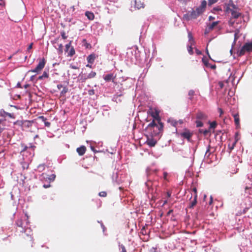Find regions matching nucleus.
Listing matches in <instances>:
<instances>
[{
	"label": "nucleus",
	"instance_id": "obj_50",
	"mask_svg": "<svg viewBox=\"0 0 252 252\" xmlns=\"http://www.w3.org/2000/svg\"><path fill=\"white\" fill-rule=\"evenodd\" d=\"M211 31L208 29L207 27L206 28L205 31H204V34H208Z\"/></svg>",
	"mask_w": 252,
	"mask_h": 252
},
{
	"label": "nucleus",
	"instance_id": "obj_53",
	"mask_svg": "<svg viewBox=\"0 0 252 252\" xmlns=\"http://www.w3.org/2000/svg\"><path fill=\"white\" fill-rule=\"evenodd\" d=\"M195 52L198 55L201 54V52L200 50H199L198 49H195Z\"/></svg>",
	"mask_w": 252,
	"mask_h": 252
},
{
	"label": "nucleus",
	"instance_id": "obj_48",
	"mask_svg": "<svg viewBox=\"0 0 252 252\" xmlns=\"http://www.w3.org/2000/svg\"><path fill=\"white\" fill-rule=\"evenodd\" d=\"M218 85H219L220 89H222L223 87H224V84H223V82H219L218 83Z\"/></svg>",
	"mask_w": 252,
	"mask_h": 252
},
{
	"label": "nucleus",
	"instance_id": "obj_3",
	"mask_svg": "<svg viewBox=\"0 0 252 252\" xmlns=\"http://www.w3.org/2000/svg\"><path fill=\"white\" fill-rule=\"evenodd\" d=\"M45 63L46 61L44 58L40 59L36 67L33 69L30 70L29 72H36L37 73H38L44 67Z\"/></svg>",
	"mask_w": 252,
	"mask_h": 252
},
{
	"label": "nucleus",
	"instance_id": "obj_6",
	"mask_svg": "<svg viewBox=\"0 0 252 252\" xmlns=\"http://www.w3.org/2000/svg\"><path fill=\"white\" fill-rule=\"evenodd\" d=\"M237 7L236 5H235L232 1H230L226 5L225 8V11L227 12H230L232 11L235 10L237 9Z\"/></svg>",
	"mask_w": 252,
	"mask_h": 252
},
{
	"label": "nucleus",
	"instance_id": "obj_46",
	"mask_svg": "<svg viewBox=\"0 0 252 252\" xmlns=\"http://www.w3.org/2000/svg\"><path fill=\"white\" fill-rule=\"evenodd\" d=\"M38 169H41V170H43L45 168L44 164H40L38 166Z\"/></svg>",
	"mask_w": 252,
	"mask_h": 252
},
{
	"label": "nucleus",
	"instance_id": "obj_36",
	"mask_svg": "<svg viewBox=\"0 0 252 252\" xmlns=\"http://www.w3.org/2000/svg\"><path fill=\"white\" fill-rule=\"evenodd\" d=\"M218 0H208V5L211 6L212 4L216 3Z\"/></svg>",
	"mask_w": 252,
	"mask_h": 252
},
{
	"label": "nucleus",
	"instance_id": "obj_57",
	"mask_svg": "<svg viewBox=\"0 0 252 252\" xmlns=\"http://www.w3.org/2000/svg\"><path fill=\"white\" fill-rule=\"evenodd\" d=\"M39 118L41 119L43 122H45L46 120V119L44 116H40L39 117Z\"/></svg>",
	"mask_w": 252,
	"mask_h": 252
},
{
	"label": "nucleus",
	"instance_id": "obj_40",
	"mask_svg": "<svg viewBox=\"0 0 252 252\" xmlns=\"http://www.w3.org/2000/svg\"><path fill=\"white\" fill-rule=\"evenodd\" d=\"M70 45H71V42H70L69 43L67 44L66 45H65V51L66 52H68V50H69V49H70Z\"/></svg>",
	"mask_w": 252,
	"mask_h": 252
},
{
	"label": "nucleus",
	"instance_id": "obj_19",
	"mask_svg": "<svg viewBox=\"0 0 252 252\" xmlns=\"http://www.w3.org/2000/svg\"><path fill=\"white\" fill-rule=\"evenodd\" d=\"M95 58L94 54H91L87 57V61L89 63H94Z\"/></svg>",
	"mask_w": 252,
	"mask_h": 252
},
{
	"label": "nucleus",
	"instance_id": "obj_32",
	"mask_svg": "<svg viewBox=\"0 0 252 252\" xmlns=\"http://www.w3.org/2000/svg\"><path fill=\"white\" fill-rule=\"evenodd\" d=\"M193 45L190 44V45L188 46V51L190 55H192L193 54V48L192 47Z\"/></svg>",
	"mask_w": 252,
	"mask_h": 252
},
{
	"label": "nucleus",
	"instance_id": "obj_62",
	"mask_svg": "<svg viewBox=\"0 0 252 252\" xmlns=\"http://www.w3.org/2000/svg\"><path fill=\"white\" fill-rule=\"evenodd\" d=\"M209 67L212 69H215L216 68V65L215 64H213V65L210 64Z\"/></svg>",
	"mask_w": 252,
	"mask_h": 252
},
{
	"label": "nucleus",
	"instance_id": "obj_39",
	"mask_svg": "<svg viewBox=\"0 0 252 252\" xmlns=\"http://www.w3.org/2000/svg\"><path fill=\"white\" fill-rule=\"evenodd\" d=\"M107 194V192L105 191H102L99 193V195L101 197H106Z\"/></svg>",
	"mask_w": 252,
	"mask_h": 252
},
{
	"label": "nucleus",
	"instance_id": "obj_26",
	"mask_svg": "<svg viewBox=\"0 0 252 252\" xmlns=\"http://www.w3.org/2000/svg\"><path fill=\"white\" fill-rule=\"evenodd\" d=\"M68 91V89L66 87H63V90L61 92V96H64L65 94Z\"/></svg>",
	"mask_w": 252,
	"mask_h": 252
},
{
	"label": "nucleus",
	"instance_id": "obj_51",
	"mask_svg": "<svg viewBox=\"0 0 252 252\" xmlns=\"http://www.w3.org/2000/svg\"><path fill=\"white\" fill-rule=\"evenodd\" d=\"M214 10L215 11H221V8L220 6H217L213 8Z\"/></svg>",
	"mask_w": 252,
	"mask_h": 252
},
{
	"label": "nucleus",
	"instance_id": "obj_49",
	"mask_svg": "<svg viewBox=\"0 0 252 252\" xmlns=\"http://www.w3.org/2000/svg\"><path fill=\"white\" fill-rule=\"evenodd\" d=\"M209 132V130L208 129H204V130L202 131V133H203L204 135H207Z\"/></svg>",
	"mask_w": 252,
	"mask_h": 252
},
{
	"label": "nucleus",
	"instance_id": "obj_9",
	"mask_svg": "<svg viewBox=\"0 0 252 252\" xmlns=\"http://www.w3.org/2000/svg\"><path fill=\"white\" fill-rule=\"evenodd\" d=\"M232 115L234 119L235 124L237 128L240 127V118L239 115L238 113H234L232 112Z\"/></svg>",
	"mask_w": 252,
	"mask_h": 252
},
{
	"label": "nucleus",
	"instance_id": "obj_16",
	"mask_svg": "<svg viewBox=\"0 0 252 252\" xmlns=\"http://www.w3.org/2000/svg\"><path fill=\"white\" fill-rule=\"evenodd\" d=\"M219 23V21L214 22L212 23H209L207 25V27L210 31H212L214 28Z\"/></svg>",
	"mask_w": 252,
	"mask_h": 252
},
{
	"label": "nucleus",
	"instance_id": "obj_8",
	"mask_svg": "<svg viewBox=\"0 0 252 252\" xmlns=\"http://www.w3.org/2000/svg\"><path fill=\"white\" fill-rule=\"evenodd\" d=\"M146 143L150 147H154L156 143V140L154 139L152 137L147 136V140L146 141Z\"/></svg>",
	"mask_w": 252,
	"mask_h": 252
},
{
	"label": "nucleus",
	"instance_id": "obj_58",
	"mask_svg": "<svg viewBox=\"0 0 252 252\" xmlns=\"http://www.w3.org/2000/svg\"><path fill=\"white\" fill-rule=\"evenodd\" d=\"M167 176V173L164 172L163 173V178H164V180H166Z\"/></svg>",
	"mask_w": 252,
	"mask_h": 252
},
{
	"label": "nucleus",
	"instance_id": "obj_27",
	"mask_svg": "<svg viewBox=\"0 0 252 252\" xmlns=\"http://www.w3.org/2000/svg\"><path fill=\"white\" fill-rule=\"evenodd\" d=\"M48 77H49L48 74L46 72L44 71L42 75L38 77V79L39 80H42L44 78H47Z\"/></svg>",
	"mask_w": 252,
	"mask_h": 252
},
{
	"label": "nucleus",
	"instance_id": "obj_24",
	"mask_svg": "<svg viewBox=\"0 0 252 252\" xmlns=\"http://www.w3.org/2000/svg\"><path fill=\"white\" fill-rule=\"evenodd\" d=\"M113 74H107L104 77V79L106 81H111V80L113 79Z\"/></svg>",
	"mask_w": 252,
	"mask_h": 252
},
{
	"label": "nucleus",
	"instance_id": "obj_25",
	"mask_svg": "<svg viewBox=\"0 0 252 252\" xmlns=\"http://www.w3.org/2000/svg\"><path fill=\"white\" fill-rule=\"evenodd\" d=\"M68 56L72 57L75 53V50L73 47H71L68 51Z\"/></svg>",
	"mask_w": 252,
	"mask_h": 252
},
{
	"label": "nucleus",
	"instance_id": "obj_52",
	"mask_svg": "<svg viewBox=\"0 0 252 252\" xmlns=\"http://www.w3.org/2000/svg\"><path fill=\"white\" fill-rule=\"evenodd\" d=\"M121 248H122V252H126V249L124 246L122 245Z\"/></svg>",
	"mask_w": 252,
	"mask_h": 252
},
{
	"label": "nucleus",
	"instance_id": "obj_59",
	"mask_svg": "<svg viewBox=\"0 0 252 252\" xmlns=\"http://www.w3.org/2000/svg\"><path fill=\"white\" fill-rule=\"evenodd\" d=\"M173 210H170L167 213V216H169L172 213H173Z\"/></svg>",
	"mask_w": 252,
	"mask_h": 252
},
{
	"label": "nucleus",
	"instance_id": "obj_30",
	"mask_svg": "<svg viewBox=\"0 0 252 252\" xmlns=\"http://www.w3.org/2000/svg\"><path fill=\"white\" fill-rule=\"evenodd\" d=\"M195 92L193 90H189L188 93L189 95V99L191 100L192 99L193 96L194 95Z\"/></svg>",
	"mask_w": 252,
	"mask_h": 252
},
{
	"label": "nucleus",
	"instance_id": "obj_13",
	"mask_svg": "<svg viewBox=\"0 0 252 252\" xmlns=\"http://www.w3.org/2000/svg\"><path fill=\"white\" fill-rule=\"evenodd\" d=\"M196 119L198 120H205L207 119V116L202 112L198 111L196 114Z\"/></svg>",
	"mask_w": 252,
	"mask_h": 252
},
{
	"label": "nucleus",
	"instance_id": "obj_41",
	"mask_svg": "<svg viewBox=\"0 0 252 252\" xmlns=\"http://www.w3.org/2000/svg\"><path fill=\"white\" fill-rule=\"evenodd\" d=\"M238 32H239V31L238 30H237V31H236L235 34H234V42H236V41L238 39V38H239V36H238Z\"/></svg>",
	"mask_w": 252,
	"mask_h": 252
},
{
	"label": "nucleus",
	"instance_id": "obj_45",
	"mask_svg": "<svg viewBox=\"0 0 252 252\" xmlns=\"http://www.w3.org/2000/svg\"><path fill=\"white\" fill-rule=\"evenodd\" d=\"M61 35L63 39H65L67 38V36L66 35L65 33L64 32H61Z\"/></svg>",
	"mask_w": 252,
	"mask_h": 252
},
{
	"label": "nucleus",
	"instance_id": "obj_7",
	"mask_svg": "<svg viewBox=\"0 0 252 252\" xmlns=\"http://www.w3.org/2000/svg\"><path fill=\"white\" fill-rule=\"evenodd\" d=\"M21 146L23 148L21 153L26 151L28 149H32V152H34V149L36 147L35 146L32 145V144H30L29 146H28L24 143H21Z\"/></svg>",
	"mask_w": 252,
	"mask_h": 252
},
{
	"label": "nucleus",
	"instance_id": "obj_31",
	"mask_svg": "<svg viewBox=\"0 0 252 252\" xmlns=\"http://www.w3.org/2000/svg\"><path fill=\"white\" fill-rule=\"evenodd\" d=\"M202 61L206 67L210 66V64L208 63V60L207 59H206L205 57H203L202 58Z\"/></svg>",
	"mask_w": 252,
	"mask_h": 252
},
{
	"label": "nucleus",
	"instance_id": "obj_43",
	"mask_svg": "<svg viewBox=\"0 0 252 252\" xmlns=\"http://www.w3.org/2000/svg\"><path fill=\"white\" fill-rule=\"evenodd\" d=\"M22 167L23 169H27L29 168V164L26 162L22 163Z\"/></svg>",
	"mask_w": 252,
	"mask_h": 252
},
{
	"label": "nucleus",
	"instance_id": "obj_55",
	"mask_svg": "<svg viewBox=\"0 0 252 252\" xmlns=\"http://www.w3.org/2000/svg\"><path fill=\"white\" fill-rule=\"evenodd\" d=\"M94 90H90L89 91V94L90 95H92V94H94Z\"/></svg>",
	"mask_w": 252,
	"mask_h": 252
},
{
	"label": "nucleus",
	"instance_id": "obj_42",
	"mask_svg": "<svg viewBox=\"0 0 252 252\" xmlns=\"http://www.w3.org/2000/svg\"><path fill=\"white\" fill-rule=\"evenodd\" d=\"M235 19H233L232 18H231L229 21V25L230 26H233L234 23H235Z\"/></svg>",
	"mask_w": 252,
	"mask_h": 252
},
{
	"label": "nucleus",
	"instance_id": "obj_63",
	"mask_svg": "<svg viewBox=\"0 0 252 252\" xmlns=\"http://www.w3.org/2000/svg\"><path fill=\"white\" fill-rule=\"evenodd\" d=\"M32 44H33L32 43H31V44L29 46V47H28V51H29L30 50H31V49L32 48Z\"/></svg>",
	"mask_w": 252,
	"mask_h": 252
},
{
	"label": "nucleus",
	"instance_id": "obj_1",
	"mask_svg": "<svg viewBox=\"0 0 252 252\" xmlns=\"http://www.w3.org/2000/svg\"><path fill=\"white\" fill-rule=\"evenodd\" d=\"M207 2L205 0L201 1L200 5L191 12L190 16L192 18H196L201 15L206 10Z\"/></svg>",
	"mask_w": 252,
	"mask_h": 252
},
{
	"label": "nucleus",
	"instance_id": "obj_20",
	"mask_svg": "<svg viewBox=\"0 0 252 252\" xmlns=\"http://www.w3.org/2000/svg\"><path fill=\"white\" fill-rule=\"evenodd\" d=\"M230 12L231 13V18L233 19H237L241 15V13L236 10L232 11Z\"/></svg>",
	"mask_w": 252,
	"mask_h": 252
},
{
	"label": "nucleus",
	"instance_id": "obj_29",
	"mask_svg": "<svg viewBox=\"0 0 252 252\" xmlns=\"http://www.w3.org/2000/svg\"><path fill=\"white\" fill-rule=\"evenodd\" d=\"M238 140L236 139L235 141H234L231 146L230 144L228 145V148L230 150V152H231V151L234 149V147L235 146V145L236 143L237 142Z\"/></svg>",
	"mask_w": 252,
	"mask_h": 252
},
{
	"label": "nucleus",
	"instance_id": "obj_56",
	"mask_svg": "<svg viewBox=\"0 0 252 252\" xmlns=\"http://www.w3.org/2000/svg\"><path fill=\"white\" fill-rule=\"evenodd\" d=\"M63 87L62 84L57 85V88L59 90H60L61 88H63Z\"/></svg>",
	"mask_w": 252,
	"mask_h": 252
},
{
	"label": "nucleus",
	"instance_id": "obj_44",
	"mask_svg": "<svg viewBox=\"0 0 252 252\" xmlns=\"http://www.w3.org/2000/svg\"><path fill=\"white\" fill-rule=\"evenodd\" d=\"M63 46L62 44H60V45H59L58 50L59 51V52L61 53H63Z\"/></svg>",
	"mask_w": 252,
	"mask_h": 252
},
{
	"label": "nucleus",
	"instance_id": "obj_22",
	"mask_svg": "<svg viewBox=\"0 0 252 252\" xmlns=\"http://www.w3.org/2000/svg\"><path fill=\"white\" fill-rule=\"evenodd\" d=\"M5 127V120L4 119H0V133L4 130Z\"/></svg>",
	"mask_w": 252,
	"mask_h": 252
},
{
	"label": "nucleus",
	"instance_id": "obj_14",
	"mask_svg": "<svg viewBox=\"0 0 252 252\" xmlns=\"http://www.w3.org/2000/svg\"><path fill=\"white\" fill-rule=\"evenodd\" d=\"M151 116L152 117L156 120H157L158 122L160 121V118L159 116V113L157 111H155V112H152L151 113Z\"/></svg>",
	"mask_w": 252,
	"mask_h": 252
},
{
	"label": "nucleus",
	"instance_id": "obj_23",
	"mask_svg": "<svg viewBox=\"0 0 252 252\" xmlns=\"http://www.w3.org/2000/svg\"><path fill=\"white\" fill-rule=\"evenodd\" d=\"M245 192L249 194L250 195H251V197L252 198V185L250 187H245Z\"/></svg>",
	"mask_w": 252,
	"mask_h": 252
},
{
	"label": "nucleus",
	"instance_id": "obj_5",
	"mask_svg": "<svg viewBox=\"0 0 252 252\" xmlns=\"http://www.w3.org/2000/svg\"><path fill=\"white\" fill-rule=\"evenodd\" d=\"M180 135L182 137L187 139L189 141L190 138L192 136V133H191L189 130L186 129L184 131L180 133Z\"/></svg>",
	"mask_w": 252,
	"mask_h": 252
},
{
	"label": "nucleus",
	"instance_id": "obj_4",
	"mask_svg": "<svg viewBox=\"0 0 252 252\" xmlns=\"http://www.w3.org/2000/svg\"><path fill=\"white\" fill-rule=\"evenodd\" d=\"M158 123L159 124V125H158L155 122V120H153V121L148 125L147 127H146V129L148 130H152V128H154L156 127L157 128H158L159 131L162 130L163 127V125L162 123H161L160 121Z\"/></svg>",
	"mask_w": 252,
	"mask_h": 252
},
{
	"label": "nucleus",
	"instance_id": "obj_54",
	"mask_svg": "<svg viewBox=\"0 0 252 252\" xmlns=\"http://www.w3.org/2000/svg\"><path fill=\"white\" fill-rule=\"evenodd\" d=\"M219 112H220V116H221L223 113V111L221 108H219Z\"/></svg>",
	"mask_w": 252,
	"mask_h": 252
},
{
	"label": "nucleus",
	"instance_id": "obj_10",
	"mask_svg": "<svg viewBox=\"0 0 252 252\" xmlns=\"http://www.w3.org/2000/svg\"><path fill=\"white\" fill-rule=\"evenodd\" d=\"M32 125V123L29 121H25L21 122V126L23 130L31 127Z\"/></svg>",
	"mask_w": 252,
	"mask_h": 252
},
{
	"label": "nucleus",
	"instance_id": "obj_34",
	"mask_svg": "<svg viewBox=\"0 0 252 252\" xmlns=\"http://www.w3.org/2000/svg\"><path fill=\"white\" fill-rule=\"evenodd\" d=\"M195 124L197 127H202L203 126V123L199 120L196 121Z\"/></svg>",
	"mask_w": 252,
	"mask_h": 252
},
{
	"label": "nucleus",
	"instance_id": "obj_37",
	"mask_svg": "<svg viewBox=\"0 0 252 252\" xmlns=\"http://www.w3.org/2000/svg\"><path fill=\"white\" fill-rule=\"evenodd\" d=\"M4 113H5V116H8V117H9L10 118H12V119L15 118V116L13 114H11V113H7V112H5Z\"/></svg>",
	"mask_w": 252,
	"mask_h": 252
},
{
	"label": "nucleus",
	"instance_id": "obj_35",
	"mask_svg": "<svg viewBox=\"0 0 252 252\" xmlns=\"http://www.w3.org/2000/svg\"><path fill=\"white\" fill-rule=\"evenodd\" d=\"M217 126V123L215 121H213V122L210 124V128H215Z\"/></svg>",
	"mask_w": 252,
	"mask_h": 252
},
{
	"label": "nucleus",
	"instance_id": "obj_38",
	"mask_svg": "<svg viewBox=\"0 0 252 252\" xmlns=\"http://www.w3.org/2000/svg\"><path fill=\"white\" fill-rule=\"evenodd\" d=\"M16 224L19 227H23V222L21 220H19L16 222Z\"/></svg>",
	"mask_w": 252,
	"mask_h": 252
},
{
	"label": "nucleus",
	"instance_id": "obj_60",
	"mask_svg": "<svg viewBox=\"0 0 252 252\" xmlns=\"http://www.w3.org/2000/svg\"><path fill=\"white\" fill-rule=\"evenodd\" d=\"M71 68L72 69H78V67L75 66V65H71L70 66Z\"/></svg>",
	"mask_w": 252,
	"mask_h": 252
},
{
	"label": "nucleus",
	"instance_id": "obj_15",
	"mask_svg": "<svg viewBox=\"0 0 252 252\" xmlns=\"http://www.w3.org/2000/svg\"><path fill=\"white\" fill-rule=\"evenodd\" d=\"M244 49L247 52H251L252 51V42L246 43L244 46Z\"/></svg>",
	"mask_w": 252,
	"mask_h": 252
},
{
	"label": "nucleus",
	"instance_id": "obj_61",
	"mask_svg": "<svg viewBox=\"0 0 252 252\" xmlns=\"http://www.w3.org/2000/svg\"><path fill=\"white\" fill-rule=\"evenodd\" d=\"M45 123V125L46 126H50V123L49 122H44Z\"/></svg>",
	"mask_w": 252,
	"mask_h": 252
},
{
	"label": "nucleus",
	"instance_id": "obj_33",
	"mask_svg": "<svg viewBox=\"0 0 252 252\" xmlns=\"http://www.w3.org/2000/svg\"><path fill=\"white\" fill-rule=\"evenodd\" d=\"M173 125L175 126H176L178 124L181 125L183 123V121L182 120H180L178 121H174L172 122Z\"/></svg>",
	"mask_w": 252,
	"mask_h": 252
},
{
	"label": "nucleus",
	"instance_id": "obj_64",
	"mask_svg": "<svg viewBox=\"0 0 252 252\" xmlns=\"http://www.w3.org/2000/svg\"><path fill=\"white\" fill-rule=\"evenodd\" d=\"M192 191L194 192V195L197 194V189L195 188H193Z\"/></svg>",
	"mask_w": 252,
	"mask_h": 252
},
{
	"label": "nucleus",
	"instance_id": "obj_2",
	"mask_svg": "<svg viewBox=\"0 0 252 252\" xmlns=\"http://www.w3.org/2000/svg\"><path fill=\"white\" fill-rule=\"evenodd\" d=\"M96 72L93 71H91L89 73L86 74L83 73L81 72L78 76L79 80L82 82H85L87 79H92L94 78L96 76Z\"/></svg>",
	"mask_w": 252,
	"mask_h": 252
},
{
	"label": "nucleus",
	"instance_id": "obj_28",
	"mask_svg": "<svg viewBox=\"0 0 252 252\" xmlns=\"http://www.w3.org/2000/svg\"><path fill=\"white\" fill-rule=\"evenodd\" d=\"M246 52L247 51L245 50V49H244V47L243 46L240 51H238V55L240 57L243 56L245 54Z\"/></svg>",
	"mask_w": 252,
	"mask_h": 252
},
{
	"label": "nucleus",
	"instance_id": "obj_12",
	"mask_svg": "<svg viewBox=\"0 0 252 252\" xmlns=\"http://www.w3.org/2000/svg\"><path fill=\"white\" fill-rule=\"evenodd\" d=\"M76 151L79 156H83L86 151V148L85 146H81L77 148Z\"/></svg>",
	"mask_w": 252,
	"mask_h": 252
},
{
	"label": "nucleus",
	"instance_id": "obj_11",
	"mask_svg": "<svg viewBox=\"0 0 252 252\" xmlns=\"http://www.w3.org/2000/svg\"><path fill=\"white\" fill-rule=\"evenodd\" d=\"M134 3V6L135 8L138 9H139L141 8H143L144 7V2L142 1V0H135Z\"/></svg>",
	"mask_w": 252,
	"mask_h": 252
},
{
	"label": "nucleus",
	"instance_id": "obj_17",
	"mask_svg": "<svg viewBox=\"0 0 252 252\" xmlns=\"http://www.w3.org/2000/svg\"><path fill=\"white\" fill-rule=\"evenodd\" d=\"M197 198V194H195L194 196L193 200L190 202V203L189 205V208H192L196 204Z\"/></svg>",
	"mask_w": 252,
	"mask_h": 252
},
{
	"label": "nucleus",
	"instance_id": "obj_21",
	"mask_svg": "<svg viewBox=\"0 0 252 252\" xmlns=\"http://www.w3.org/2000/svg\"><path fill=\"white\" fill-rule=\"evenodd\" d=\"M188 38H189V41L191 45H194L195 43V41L194 40L193 36L191 33V32H188Z\"/></svg>",
	"mask_w": 252,
	"mask_h": 252
},
{
	"label": "nucleus",
	"instance_id": "obj_47",
	"mask_svg": "<svg viewBox=\"0 0 252 252\" xmlns=\"http://www.w3.org/2000/svg\"><path fill=\"white\" fill-rule=\"evenodd\" d=\"M55 178H56V175L55 174H52L50 176V177L49 178V179L50 181H54V179H55Z\"/></svg>",
	"mask_w": 252,
	"mask_h": 252
},
{
	"label": "nucleus",
	"instance_id": "obj_18",
	"mask_svg": "<svg viewBox=\"0 0 252 252\" xmlns=\"http://www.w3.org/2000/svg\"><path fill=\"white\" fill-rule=\"evenodd\" d=\"M85 15L90 20H93L94 18V13L90 11H86L85 12Z\"/></svg>",
	"mask_w": 252,
	"mask_h": 252
}]
</instances>
